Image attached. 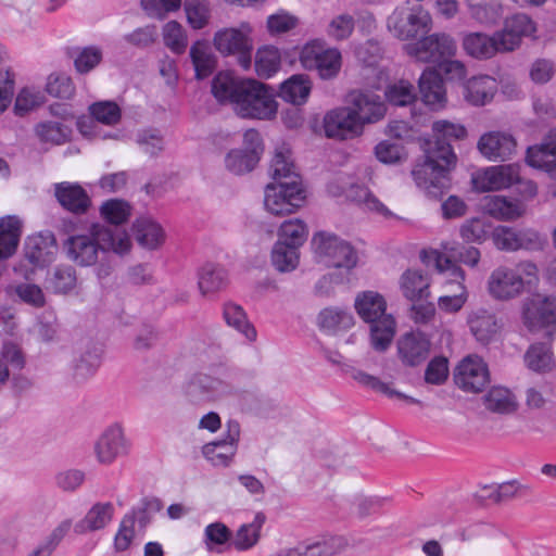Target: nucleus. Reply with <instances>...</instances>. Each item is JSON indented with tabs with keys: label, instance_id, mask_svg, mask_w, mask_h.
Segmentation results:
<instances>
[{
	"label": "nucleus",
	"instance_id": "f704fd0d",
	"mask_svg": "<svg viewBox=\"0 0 556 556\" xmlns=\"http://www.w3.org/2000/svg\"><path fill=\"white\" fill-rule=\"evenodd\" d=\"M243 79H238L231 73L220 72L212 80V93L219 103H229L235 109Z\"/></svg>",
	"mask_w": 556,
	"mask_h": 556
},
{
	"label": "nucleus",
	"instance_id": "0eeeda50",
	"mask_svg": "<svg viewBox=\"0 0 556 556\" xmlns=\"http://www.w3.org/2000/svg\"><path fill=\"white\" fill-rule=\"evenodd\" d=\"M300 62L308 71H316L320 78L336 77L342 65V55L337 48H326L320 39H314L302 48Z\"/></svg>",
	"mask_w": 556,
	"mask_h": 556
},
{
	"label": "nucleus",
	"instance_id": "680f3d73",
	"mask_svg": "<svg viewBox=\"0 0 556 556\" xmlns=\"http://www.w3.org/2000/svg\"><path fill=\"white\" fill-rule=\"evenodd\" d=\"M446 294L441 295L438 299L439 309L448 313L455 314L458 313L468 301V290L466 286L457 285V290H444Z\"/></svg>",
	"mask_w": 556,
	"mask_h": 556
},
{
	"label": "nucleus",
	"instance_id": "13d9d810",
	"mask_svg": "<svg viewBox=\"0 0 556 556\" xmlns=\"http://www.w3.org/2000/svg\"><path fill=\"white\" fill-rule=\"evenodd\" d=\"M100 214L108 223L121 225L130 216V205L123 200L111 199L101 205Z\"/></svg>",
	"mask_w": 556,
	"mask_h": 556
},
{
	"label": "nucleus",
	"instance_id": "c85d7f7f",
	"mask_svg": "<svg viewBox=\"0 0 556 556\" xmlns=\"http://www.w3.org/2000/svg\"><path fill=\"white\" fill-rule=\"evenodd\" d=\"M115 507L111 502L94 503L85 517L74 526L77 534H85L104 529L113 519Z\"/></svg>",
	"mask_w": 556,
	"mask_h": 556
},
{
	"label": "nucleus",
	"instance_id": "052dcab7",
	"mask_svg": "<svg viewBox=\"0 0 556 556\" xmlns=\"http://www.w3.org/2000/svg\"><path fill=\"white\" fill-rule=\"evenodd\" d=\"M163 39L165 46L176 54L184 53L187 48V36L182 26L176 21H170L164 25Z\"/></svg>",
	"mask_w": 556,
	"mask_h": 556
},
{
	"label": "nucleus",
	"instance_id": "aec40b11",
	"mask_svg": "<svg viewBox=\"0 0 556 556\" xmlns=\"http://www.w3.org/2000/svg\"><path fill=\"white\" fill-rule=\"evenodd\" d=\"M527 163L556 180V128L552 129L540 144L528 148Z\"/></svg>",
	"mask_w": 556,
	"mask_h": 556
},
{
	"label": "nucleus",
	"instance_id": "5fc2aeb1",
	"mask_svg": "<svg viewBox=\"0 0 556 556\" xmlns=\"http://www.w3.org/2000/svg\"><path fill=\"white\" fill-rule=\"evenodd\" d=\"M91 116L106 126H115L121 122L122 110L114 101H99L89 106Z\"/></svg>",
	"mask_w": 556,
	"mask_h": 556
},
{
	"label": "nucleus",
	"instance_id": "c756f323",
	"mask_svg": "<svg viewBox=\"0 0 556 556\" xmlns=\"http://www.w3.org/2000/svg\"><path fill=\"white\" fill-rule=\"evenodd\" d=\"M484 213L498 220H514L522 216L526 205L503 195H486L481 202Z\"/></svg>",
	"mask_w": 556,
	"mask_h": 556
},
{
	"label": "nucleus",
	"instance_id": "9b49d317",
	"mask_svg": "<svg viewBox=\"0 0 556 556\" xmlns=\"http://www.w3.org/2000/svg\"><path fill=\"white\" fill-rule=\"evenodd\" d=\"M404 48L417 61L433 64L454 56L456 52L455 40L446 34H433L415 43L405 45Z\"/></svg>",
	"mask_w": 556,
	"mask_h": 556
},
{
	"label": "nucleus",
	"instance_id": "3c124183",
	"mask_svg": "<svg viewBox=\"0 0 556 556\" xmlns=\"http://www.w3.org/2000/svg\"><path fill=\"white\" fill-rule=\"evenodd\" d=\"M527 366L534 371H546L554 365L551 346L545 343H536L530 346L525 355Z\"/></svg>",
	"mask_w": 556,
	"mask_h": 556
},
{
	"label": "nucleus",
	"instance_id": "c9c22d12",
	"mask_svg": "<svg viewBox=\"0 0 556 556\" xmlns=\"http://www.w3.org/2000/svg\"><path fill=\"white\" fill-rule=\"evenodd\" d=\"M21 235L22 222L18 217L13 215L0 217V261L15 253Z\"/></svg>",
	"mask_w": 556,
	"mask_h": 556
},
{
	"label": "nucleus",
	"instance_id": "f257e3e1",
	"mask_svg": "<svg viewBox=\"0 0 556 556\" xmlns=\"http://www.w3.org/2000/svg\"><path fill=\"white\" fill-rule=\"evenodd\" d=\"M432 131L434 142L426 151L424 162L414 167L412 175L417 187L427 195L440 199L451 187L450 170L456 164L452 142L466 138L467 130L462 124L440 119L432 124Z\"/></svg>",
	"mask_w": 556,
	"mask_h": 556
},
{
	"label": "nucleus",
	"instance_id": "a19ab883",
	"mask_svg": "<svg viewBox=\"0 0 556 556\" xmlns=\"http://www.w3.org/2000/svg\"><path fill=\"white\" fill-rule=\"evenodd\" d=\"M266 517L263 513H256L253 520L240 526L232 540V546L244 552L255 546L261 538V530L265 523Z\"/></svg>",
	"mask_w": 556,
	"mask_h": 556
},
{
	"label": "nucleus",
	"instance_id": "4be33fe9",
	"mask_svg": "<svg viewBox=\"0 0 556 556\" xmlns=\"http://www.w3.org/2000/svg\"><path fill=\"white\" fill-rule=\"evenodd\" d=\"M515 138L506 132L490 131L482 135L478 141L480 153L490 161H505L516 151Z\"/></svg>",
	"mask_w": 556,
	"mask_h": 556
},
{
	"label": "nucleus",
	"instance_id": "69168bd1",
	"mask_svg": "<svg viewBox=\"0 0 556 556\" xmlns=\"http://www.w3.org/2000/svg\"><path fill=\"white\" fill-rule=\"evenodd\" d=\"M72 528V521L70 519H65L61 521L52 532L47 536L43 543H41L36 548V555L39 556H50L51 553L56 548V546L61 543L64 536L70 532Z\"/></svg>",
	"mask_w": 556,
	"mask_h": 556
},
{
	"label": "nucleus",
	"instance_id": "2eb2a0df",
	"mask_svg": "<svg viewBox=\"0 0 556 556\" xmlns=\"http://www.w3.org/2000/svg\"><path fill=\"white\" fill-rule=\"evenodd\" d=\"M325 134L329 138L348 139L362 132L357 114L351 108H338L324 118Z\"/></svg>",
	"mask_w": 556,
	"mask_h": 556
},
{
	"label": "nucleus",
	"instance_id": "412c9836",
	"mask_svg": "<svg viewBox=\"0 0 556 556\" xmlns=\"http://www.w3.org/2000/svg\"><path fill=\"white\" fill-rule=\"evenodd\" d=\"M536 31L535 23L525 13L506 18L503 30L498 31L502 49L513 51L519 47L523 37H532Z\"/></svg>",
	"mask_w": 556,
	"mask_h": 556
},
{
	"label": "nucleus",
	"instance_id": "4d7b16f0",
	"mask_svg": "<svg viewBox=\"0 0 556 556\" xmlns=\"http://www.w3.org/2000/svg\"><path fill=\"white\" fill-rule=\"evenodd\" d=\"M15 76L9 58L0 60V114L9 106L14 94Z\"/></svg>",
	"mask_w": 556,
	"mask_h": 556
},
{
	"label": "nucleus",
	"instance_id": "ddd939ff",
	"mask_svg": "<svg viewBox=\"0 0 556 556\" xmlns=\"http://www.w3.org/2000/svg\"><path fill=\"white\" fill-rule=\"evenodd\" d=\"M522 318L530 330L556 324V295H532L523 303Z\"/></svg>",
	"mask_w": 556,
	"mask_h": 556
},
{
	"label": "nucleus",
	"instance_id": "37998d69",
	"mask_svg": "<svg viewBox=\"0 0 556 556\" xmlns=\"http://www.w3.org/2000/svg\"><path fill=\"white\" fill-rule=\"evenodd\" d=\"M311 81L305 75H293L280 86L279 97L286 102L301 105L307 101Z\"/></svg>",
	"mask_w": 556,
	"mask_h": 556
},
{
	"label": "nucleus",
	"instance_id": "f03ea898",
	"mask_svg": "<svg viewBox=\"0 0 556 556\" xmlns=\"http://www.w3.org/2000/svg\"><path fill=\"white\" fill-rule=\"evenodd\" d=\"M130 248L131 241L125 230L101 225H93L89 235L72 236L66 241L68 257L80 266L96 264L100 252L123 255L128 253Z\"/></svg>",
	"mask_w": 556,
	"mask_h": 556
},
{
	"label": "nucleus",
	"instance_id": "9d476101",
	"mask_svg": "<svg viewBox=\"0 0 556 556\" xmlns=\"http://www.w3.org/2000/svg\"><path fill=\"white\" fill-rule=\"evenodd\" d=\"M251 31L248 23L239 28L222 29L214 36V46L224 55L237 54L239 65L247 71L252 64Z\"/></svg>",
	"mask_w": 556,
	"mask_h": 556
},
{
	"label": "nucleus",
	"instance_id": "f3484780",
	"mask_svg": "<svg viewBox=\"0 0 556 556\" xmlns=\"http://www.w3.org/2000/svg\"><path fill=\"white\" fill-rule=\"evenodd\" d=\"M351 109L357 114L362 125L374 124L382 119L387 108L380 96L370 91L354 90L349 93Z\"/></svg>",
	"mask_w": 556,
	"mask_h": 556
},
{
	"label": "nucleus",
	"instance_id": "8fccbe9b",
	"mask_svg": "<svg viewBox=\"0 0 556 556\" xmlns=\"http://www.w3.org/2000/svg\"><path fill=\"white\" fill-rule=\"evenodd\" d=\"M280 67V53L275 47H263L257 50L255 71L260 77L269 78Z\"/></svg>",
	"mask_w": 556,
	"mask_h": 556
},
{
	"label": "nucleus",
	"instance_id": "393cba45",
	"mask_svg": "<svg viewBox=\"0 0 556 556\" xmlns=\"http://www.w3.org/2000/svg\"><path fill=\"white\" fill-rule=\"evenodd\" d=\"M54 194L61 206L73 214H84L90 205L87 191L78 184L68 181L55 184Z\"/></svg>",
	"mask_w": 556,
	"mask_h": 556
},
{
	"label": "nucleus",
	"instance_id": "39448f33",
	"mask_svg": "<svg viewBox=\"0 0 556 556\" xmlns=\"http://www.w3.org/2000/svg\"><path fill=\"white\" fill-rule=\"evenodd\" d=\"M236 101L235 112L242 118L270 121L278 111L275 93L265 84L243 79V89Z\"/></svg>",
	"mask_w": 556,
	"mask_h": 556
},
{
	"label": "nucleus",
	"instance_id": "6ab92c4d",
	"mask_svg": "<svg viewBox=\"0 0 556 556\" xmlns=\"http://www.w3.org/2000/svg\"><path fill=\"white\" fill-rule=\"evenodd\" d=\"M430 345V341L425 333L420 331L407 332L397 341L399 357L406 366H418L428 358Z\"/></svg>",
	"mask_w": 556,
	"mask_h": 556
},
{
	"label": "nucleus",
	"instance_id": "bf43d9fd",
	"mask_svg": "<svg viewBox=\"0 0 556 556\" xmlns=\"http://www.w3.org/2000/svg\"><path fill=\"white\" fill-rule=\"evenodd\" d=\"M442 253L450 257L454 263L460 262L468 266H476L480 261V251L475 247H465L460 244H442Z\"/></svg>",
	"mask_w": 556,
	"mask_h": 556
},
{
	"label": "nucleus",
	"instance_id": "a18cd8bd",
	"mask_svg": "<svg viewBox=\"0 0 556 556\" xmlns=\"http://www.w3.org/2000/svg\"><path fill=\"white\" fill-rule=\"evenodd\" d=\"M190 56L195 71V77L203 79L210 76L215 67V59L210 46L204 41H195L190 49Z\"/></svg>",
	"mask_w": 556,
	"mask_h": 556
},
{
	"label": "nucleus",
	"instance_id": "c03bdc74",
	"mask_svg": "<svg viewBox=\"0 0 556 556\" xmlns=\"http://www.w3.org/2000/svg\"><path fill=\"white\" fill-rule=\"evenodd\" d=\"M35 134L42 143L60 146L70 140L72 129L62 122L46 121L36 125Z\"/></svg>",
	"mask_w": 556,
	"mask_h": 556
},
{
	"label": "nucleus",
	"instance_id": "a211bd4d",
	"mask_svg": "<svg viewBox=\"0 0 556 556\" xmlns=\"http://www.w3.org/2000/svg\"><path fill=\"white\" fill-rule=\"evenodd\" d=\"M239 435V422L229 420L226 439L205 444L202 448L203 456L214 466H228L236 454Z\"/></svg>",
	"mask_w": 556,
	"mask_h": 556
},
{
	"label": "nucleus",
	"instance_id": "6e6552de",
	"mask_svg": "<svg viewBox=\"0 0 556 556\" xmlns=\"http://www.w3.org/2000/svg\"><path fill=\"white\" fill-rule=\"evenodd\" d=\"M431 26V16L422 5L405 3L396 8L388 17L389 30L399 39L406 40L427 33Z\"/></svg>",
	"mask_w": 556,
	"mask_h": 556
},
{
	"label": "nucleus",
	"instance_id": "774afa93",
	"mask_svg": "<svg viewBox=\"0 0 556 556\" xmlns=\"http://www.w3.org/2000/svg\"><path fill=\"white\" fill-rule=\"evenodd\" d=\"M328 546L326 542H315L308 545L300 544L291 548H282L270 556H327Z\"/></svg>",
	"mask_w": 556,
	"mask_h": 556
},
{
	"label": "nucleus",
	"instance_id": "f8f14e48",
	"mask_svg": "<svg viewBox=\"0 0 556 556\" xmlns=\"http://www.w3.org/2000/svg\"><path fill=\"white\" fill-rule=\"evenodd\" d=\"M454 381L465 392H481L490 382L488 365L480 356L468 355L455 368Z\"/></svg>",
	"mask_w": 556,
	"mask_h": 556
},
{
	"label": "nucleus",
	"instance_id": "bb28decb",
	"mask_svg": "<svg viewBox=\"0 0 556 556\" xmlns=\"http://www.w3.org/2000/svg\"><path fill=\"white\" fill-rule=\"evenodd\" d=\"M425 258L434 263V267L442 276L443 290H457V285L465 286L466 274L464 269L454 263L450 257L438 250H432L429 254L424 253Z\"/></svg>",
	"mask_w": 556,
	"mask_h": 556
},
{
	"label": "nucleus",
	"instance_id": "423d86ee",
	"mask_svg": "<svg viewBox=\"0 0 556 556\" xmlns=\"http://www.w3.org/2000/svg\"><path fill=\"white\" fill-rule=\"evenodd\" d=\"M312 245L320 262L329 267L352 269L357 264V253L351 243L336 235L317 232Z\"/></svg>",
	"mask_w": 556,
	"mask_h": 556
},
{
	"label": "nucleus",
	"instance_id": "79ce46f5",
	"mask_svg": "<svg viewBox=\"0 0 556 556\" xmlns=\"http://www.w3.org/2000/svg\"><path fill=\"white\" fill-rule=\"evenodd\" d=\"M132 229L137 242L149 250L159 248L165 238L160 224L149 218L137 219Z\"/></svg>",
	"mask_w": 556,
	"mask_h": 556
},
{
	"label": "nucleus",
	"instance_id": "7c9ffc66",
	"mask_svg": "<svg viewBox=\"0 0 556 556\" xmlns=\"http://www.w3.org/2000/svg\"><path fill=\"white\" fill-rule=\"evenodd\" d=\"M470 332L482 344L490 343L500 330L496 316L485 308H477L468 315Z\"/></svg>",
	"mask_w": 556,
	"mask_h": 556
},
{
	"label": "nucleus",
	"instance_id": "7ed1b4c3",
	"mask_svg": "<svg viewBox=\"0 0 556 556\" xmlns=\"http://www.w3.org/2000/svg\"><path fill=\"white\" fill-rule=\"evenodd\" d=\"M355 309L359 317L369 324L370 343L374 350L384 352L390 346L396 323L391 314H387L384 298L375 291H364L355 299Z\"/></svg>",
	"mask_w": 556,
	"mask_h": 556
},
{
	"label": "nucleus",
	"instance_id": "e2e57ef3",
	"mask_svg": "<svg viewBox=\"0 0 556 556\" xmlns=\"http://www.w3.org/2000/svg\"><path fill=\"white\" fill-rule=\"evenodd\" d=\"M76 273L71 266H58L49 279V286L55 293H67L76 286Z\"/></svg>",
	"mask_w": 556,
	"mask_h": 556
},
{
	"label": "nucleus",
	"instance_id": "6e6d98bb",
	"mask_svg": "<svg viewBox=\"0 0 556 556\" xmlns=\"http://www.w3.org/2000/svg\"><path fill=\"white\" fill-rule=\"evenodd\" d=\"M384 94L389 103L395 106L409 105L417 97L414 86L403 79L388 86Z\"/></svg>",
	"mask_w": 556,
	"mask_h": 556
},
{
	"label": "nucleus",
	"instance_id": "20e7f679",
	"mask_svg": "<svg viewBox=\"0 0 556 556\" xmlns=\"http://www.w3.org/2000/svg\"><path fill=\"white\" fill-rule=\"evenodd\" d=\"M538 280V267L531 262L519 263L514 268L500 266L488 279V292L495 300L508 301L519 296Z\"/></svg>",
	"mask_w": 556,
	"mask_h": 556
},
{
	"label": "nucleus",
	"instance_id": "a878e982",
	"mask_svg": "<svg viewBox=\"0 0 556 556\" xmlns=\"http://www.w3.org/2000/svg\"><path fill=\"white\" fill-rule=\"evenodd\" d=\"M496 79L489 75L473 76L464 85L465 100L476 106H482L491 102L497 92Z\"/></svg>",
	"mask_w": 556,
	"mask_h": 556
},
{
	"label": "nucleus",
	"instance_id": "de8ad7c7",
	"mask_svg": "<svg viewBox=\"0 0 556 556\" xmlns=\"http://www.w3.org/2000/svg\"><path fill=\"white\" fill-rule=\"evenodd\" d=\"M258 162L260 156L255 151H245L244 149H233L225 157L227 169L236 175L251 172Z\"/></svg>",
	"mask_w": 556,
	"mask_h": 556
},
{
	"label": "nucleus",
	"instance_id": "5701e85b",
	"mask_svg": "<svg viewBox=\"0 0 556 556\" xmlns=\"http://www.w3.org/2000/svg\"><path fill=\"white\" fill-rule=\"evenodd\" d=\"M230 391L225 380L203 372L195 374L188 384V393L202 401L218 400Z\"/></svg>",
	"mask_w": 556,
	"mask_h": 556
},
{
	"label": "nucleus",
	"instance_id": "ea45409f",
	"mask_svg": "<svg viewBox=\"0 0 556 556\" xmlns=\"http://www.w3.org/2000/svg\"><path fill=\"white\" fill-rule=\"evenodd\" d=\"M223 318L228 327L235 329L249 342H254L256 340V329L250 323L242 306L232 302L225 303L223 307Z\"/></svg>",
	"mask_w": 556,
	"mask_h": 556
},
{
	"label": "nucleus",
	"instance_id": "b1692460",
	"mask_svg": "<svg viewBox=\"0 0 556 556\" xmlns=\"http://www.w3.org/2000/svg\"><path fill=\"white\" fill-rule=\"evenodd\" d=\"M55 239L50 231L29 236L25 241L24 254L34 266L43 267L52 261Z\"/></svg>",
	"mask_w": 556,
	"mask_h": 556
},
{
	"label": "nucleus",
	"instance_id": "dca6fc26",
	"mask_svg": "<svg viewBox=\"0 0 556 556\" xmlns=\"http://www.w3.org/2000/svg\"><path fill=\"white\" fill-rule=\"evenodd\" d=\"M129 442L125 438L121 426L108 427L98 439L94 451L101 464H112L117 457L126 455L129 451Z\"/></svg>",
	"mask_w": 556,
	"mask_h": 556
},
{
	"label": "nucleus",
	"instance_id": "473e14b6",
	"mask_svg": "<svg viewBox=\"0 0 556 556\" xmlns=\"http://www.w3.org/2000/svg\"><path fill=\"white\" fill-rule=\"evenodd\" d=\"M317 325L321 331L333 334L352 328L354 317L346 308L330 306L319 312Z\"/></svg>",
	"mask_w": 556,
	"mask_h": 556
},
{
	"label": "nucleus",
	"instance_id": "49530a36",
	"mask_svg": "<svg viewBox=\"0 0 556 556\" xmlns=\"http://www.w3.org/2000/svg\"><path fill=\"white\" fill-rule=\"evenodd\" d=\"M231 538V530L220 521L212 522L204 528L203 543L207 552L222 553L223 546L228 544Z\"/></svg>",
	"mask_w": 556,
	"mask_h": 556
},
{
	"label": "nucleus",
	"instance_id": "864d4df0",
	"mask_svg": "<svg viewBox=\"0 0 556 556\" xmlns=\"http://www.w3.org/2000/svg\"><path fill=\"white\" fill-rule=\"evenodd\" d=\"M352 378L358 382L361 386L374 390L376 392H380L388 396H399L401 399L406 400L408 403L415 404L419 403L417 400L406 396L400 392L393 391L388 383L382 382L378 377L369 375L363 370L354 369L351 374Z\"/></svg>",
	"mask_w": 556,
	"mask_h": 556
},
{
	"label": "nucleus",
	"instance_id": "e433bc0d",
	"mask_svg": "<svg viewBox=\"0 0 556 556\" xmlns=\"http://www.w3.org/2000/svg\"><path fill=\"white\" fill-rule=\"evenodd\" d=\"M429 287V278L418 269H407L400 278L402 294L410 302L427 299L430 295Z\"/></svg>",
	"mask_w": 556,
	"mask_h": 556
},
{
	"label": "nucleus",
	"instance_id": "72a5a7b5",
	"mask_svg": "<svg viewBox=\"0 0 556 556\" xmlns=\"http://www.w3.org/2000/svg\"><path fill=\"white\" fill-rule=\"evenodd\" d=\"M227 283V271L218 264L206 263L198 271V287L204 296L219 292Z\"/></svg>",
	"mask_w": 556,
	"mask_h": 556
},
{
	"label": "nucleus",
	"instance_id": "cd10ccee",
	"mask_svg": "<svg viewBox=\"0 0 556 556\" xmlns=\"http://www.w3.org/2000/svg\"><path fill=\"white\" fill-rule=\"evenodd\" d=\"M419 89L425 104L432 109H441L446 102V90L440 73L427 68L419 78Z\"/></svg>",
	"mask_w": 556,
	"mask_h": 556
},
{
	"label": "nucleus",
	"instance_id": "58836bf2",
	"mask_svg": "<svg viewBox=\"0 0 556 556\" xmlns=\"http://www.w3.org/2000/svg\"><path fill=\"white\" fill-rule=\"evenodd\" d=\"M270 175L275 181H296L301 184L289 147L282 144L275 151L270 163Z\"/></svg>",
	"mask_w": 556,
	"mask_h": 556
},
{
	"label": "nucleus",
	"instance_id": "2f4dec72",
	"mask_svg": "<svg viewBox=\"0 0 556 556\" xmlns=\"http://www.w3.org/2000/svg\"><path fill=\"white\" fill-rule=\"evenodd\" d=\"M502 40L498 33L488 36L481 33H472L464 38L463 46L465 51L476 59H490L497 52H505L502 49Z\"/></svg>",
	"mask_w": 556,
	"mask_h": 556
},
{
	"label": "nucleus",
	"instance_id": "1a4fd4ad",
	"mask_svg": "<svg viewBox=\"0 0 556 556\" xmlns=\"http://www.w3.org/2000/svg\"><path fill=\"white\" fill-rule=\"evenodd\" d=\"M305 200L302 185L294 181H275L266 186L264 204L274 215L292 214Z\"/></svg>",
	"mask_w": 556,
	"mask_h": 556
},
{
	"label": "nucleus",
	"instance_id": "09e8293b",
	"mask_svg": "<svg viewBox=\"0 0 556 556\" xmlns=\"http://www.w3.org/2000/svg\"><path fill=\"white\" fill-rule=\"evenodd\" d=\"M299 248L289 243L278 242L271 252V261L279 271H291L299 264Z\"/></svg>",
	"mask_w": 556,
	"mask_h": 556
},
{
	"label": "nucleus",
	"instance_id": "4c0bfd02",
	"mask_svg": "<svg viewBox=\"0 0 556 556\" xmlns=\"http://www.w3.org/2000/svg\"><path fill=\"white\" fill-rule=\"evenodd\" d=\"M484 407L495 414L508 415L518 408L515 394L505 387L494 386L482 397Z\"/></svg>",
	"mask_w": 556,
	"mask_h": 556
},
{
	"label": "nucleus",
	"instance_id": "338daca9",
	"mask_svg": "<svg viewBox=\"0 0 556 556\" xmlns=\"http://www.w3.org/2000/svg\"><path fill=\"white\" fill-rule=\"evenodd\" d=\"M102 60V50L96 46L83 48L74 60L75 68L80 74L92 71Z\"/></svg>",
	"mask_w": 556,
	"mask_h": 556
},
{
	"label": "nucleus",
	"instance_id": "4468645a",
	"mask_svg": "<svg viewBox=\"0 0 556 556\" xmlns=\"http://www.w3.org/2000/svg\"><path fill=\"white\" fill-rule=\"evenodd\" d=\"M517 180L518 166L515 164L490 166L472 177L473 188L480 192L507 189Z\"/></svg>",
	"mask_w": 556,
	"mask_h": 556
},
{
	"label": "nucleus",
	"instance_id": "0e129e2a",
	"mask_svg": "<svg viewBox=\"0 0 556 556\" xmlns=\"http://www.w3.org/2000/svg\"><path fill=\"white\" fill-rule=\"evenodd\" d=\"M355 26L354 17L350 14H340L333 17L326 27V35L336 41L348 39Z\"/></svg>",
	"mask_w": 556,
	"mask_h": 556
},
{
	"label": "nucleus",
	"instance_id": "603ef678",
	"mask_svg": "<svg viewBox=\"0 0 556 556\" xmlns=\"http://www.w3.org/2000/svg\"><path fill=\"white\" fill-rule=\"evenodd\" d=\"M307 238V227L299 218L285 220L279 228L278 242L289 243L300 248Z\"/></svg>",
	"mask_w": 556,
	"mask_h": 556
}]
</instances>
